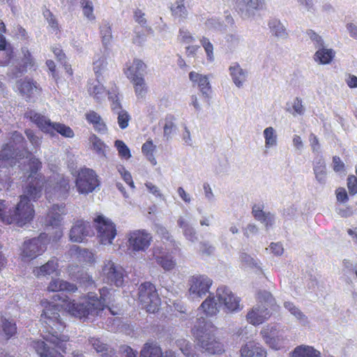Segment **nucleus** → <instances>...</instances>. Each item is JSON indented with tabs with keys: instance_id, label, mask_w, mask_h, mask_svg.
Returning <instances> with one entry per match:
<instances>
[{
	"instance_id": "obj_1",
	"label": "nucleus",
	"mask_w": 357,
	"mask_h": 357,
	"mask_svg": "<svg viewBox=\"0 0 357 357\" xmlns=\"http://www.w3.org/2000/svg\"><path fill=\"white\" fill-rule=\"evenodd\" d=\"M42 304L44 305V310L40 321L43 327L42 336L44 341H32L31 346L40 357H65L55 350V348H58L65 354L67 349L66 344L70 340L68 335L61 334L66 324L59 314L60 307L47 301Z\"/></svg>"
},
{
	"instance_id": "obj_2",
	"label": "nucleus",
	"mask_w": 357,
	"mask_h": 357,
	"mask_svg": "<svg viewBox=\"0 0 357 357\" xmlns=\"http://www.w3.org/2000/svg\"><path fill=\"white\" fill-rule=\"evenodd\" d=\"M99 294L100 296H98L94 292H88L81 297L84 302L79 303L67 296H61L57 294L53 296V299L61 301V307L71 316L79 319H86L89 316H98L106 308H108L112 314H118L119 312L113 310L114 298L111 290L104 287L99 289Z\"/></svg>"
},
{
	"instance_id": "obj_3",
	"label": "nucleus",
	"mask_w": 357,
	"mask_h": 357,
	"mask_svg": "<svg viewBox=\"0 0 357 357\" xmlns=\"http://www.w3.org/2000/svg\"><path fill=\"white\" fill-rule=\"evenodd\" d=\"M162 244H155L151 253L156 263L165 271H172L176 265V261L171 255L174 251H180L176 242L165 228H160L158 232Z\"/></svg>"
},
{
	"instance_id": "obj_4",
	"label": "nucleus",
	"mask_w": 357,
	"mask_h": 357,
	"mask_svg": "<svg viewBox=\"0 0 357 357\" xmlns=\"http://www.w3.org/2000/svg\"><path fill=\"white\" fill-rule=\"evenodd\" d=\"M216 331L217 328L211 322L200 317L192 329V333L204 351L215 354L224 351L222 344L215 339Z\"/></svg>"
},
{
	"instance_id": "obj_5",
	"label": "nucleus",
	"mask_w": 357,
	"mask_h": 357,
	"mask_svg": "<svg viewBox=\"0 0 357 357\" xmlns=\"http://www.w3.org/2000/svg\"><path fill=\"white\" fill-rule=\"evenodd\" d=\"M24 194L20 197V201L13 210L8 211V215L3 218V223L15 224L22 227L33 220L35 215V210L31 203L33 199L26 193Z\"/></svg>"
},
{
	"instance_id": "obj_6",
	"label": "nucleus",
	"mask_w": 357,
	"mask_h": 357,
	"mask_svg": "<svg viewBox=\"0 0 357 357\" xmlns=\"http://www.w3.org/2000/svg\"><path fill=\"white\" fill-rule=\"evenodd\" d=\"M24 117L33 123L41 131L51 135L59 133L68 138H72L75 135L73 130L69 126L63 123H53L45 116L33 109H28L24 113Z\"/></svg>"
},
{
	"instance_id": "obj_7",
	"label": "nucleus",
	"mask_w": 357,
	"mask_h": 357,
	"mask_svg": "<svg viewBox=\"0 0 357 357\" xmlns=\"http://www.w3.org/2000/svg\"><path fill=\"white\" fill-rule=\"evenodd\" d=\"M28 166L29 174L24 192L35 201L40 197L45 183L44 176L42 174H38L42 168V162L38 158L31 157L28 162Z\"/></svg>"
},
{
	"instance_id": "obj_8",
	"label": "nucleus",
	"mask_w": 357,
	"mask_h": 357,
	"mask_svg": "<svg viewBox=\"0 0 357 357\" xmlns=\"http://www.w3.org/2000/svg\"><path fill=\"white\" fill-rule=\"evenodd\" d=\"M146 63L141 59H134L132 63H126L123 73L133 84L137 97H143L147 91L144 73L146 70Z\"/></svg>"
},
{
	"instance_id": "obj_9",
	"label": "nucleus",
	"mask_w": 357,
	"mask_h": 357,
	"mask_svg": "<svg viewBox=\"0 0 357 357\" xmlns=\"http://www.w3.org/2000/svg\"><path fill=\"white\" fill-rule=\"evenodd\" d=\"M75 184L79 194L87 195L99 187L100 181L95 170L84 167L77 171Z\"/></svg>"
},
{
	"instance_id": "obj_10",
	"label": "nucleus",
	"mask_w": 357,
	"mask_h": 357,
	"mask_svg": "<svg viewBox=\"0 0 357 357\" xmlns=\"http://www.w3.org/2000/svg\"><path fill=\"white\" fill-rule=\"evenodd\" d=\"M126 238L128 250L135 254L146 252L153 241L152 234L145 229L131 230Z\"/></svg>"
},
{
	"instance_id": "obj_11",
	"label": "nucleus",
	"mask_w": 357,
	"mask_h": 357,
	"mask_svg": "<svg viewBox=\"0 0 357 357\" xmlns=\"http://www.w3.org/2000/svg\"><path fill=\"white\" fill-rule=\"evenodd\" d=\"M138 299L146 312L155 313L160 309L161 304L160 298L155 287L150 282H145L139 287Z\"/></svg>"
},
{
	"instance_id": "obj_12",
	"label": "nucleus",
	"mask_w": 357,
	"mask_h": 357,
	"mask_svg": "<svg viewBox=\"0 0 357 357\" xmlns=\"http://www.w3.org/2000/svg\"><path fill=\"white\" fill-rule=\"evenodd\" d=\"M47 235L40 234L38 237L25 241L22 245L20 257L24 261H29L41 255L46 250Z\"/></svg>"
},
{
	"instance_id": "obj_13",
	"label": "nucleus",
	"mask_w": 357,
	"mask_h": 357,
	"mask_svg": "<svg viewBox=\"0 0 357 357\" xmlns=\"http://www.w3.org/2000/svg\"><path fill=\"white\" fill-rule=\"evenodd\" d=\"M97 236L101 244L110 245L117 234L115 224L109 219L102 215L94 219Z\"/></svg>"
},
{
	"instance_id": "obj_14",
	"label": "nucleus",
	"mask_w": 357,
	"mask_h": 357,
	"mask_svg": "<svg viewBox=\"0 0 357 357\" xmlns=\"http://www.w3.org/2000/svg\"><path fill=\"white\" fill-rule=\"evenodd\" d=\"M103 281L109 284L121 287L123 284L125 271L112 261H107L102 268Z\"/></svg>"
},
{
	"instance_id": "obj_15",
	"label": "nucleus",
	"mask_w": 357,
	"mask_h": 357,
	"mask_svg": "<svg viewBox=\"0 0 357 357\" xmlns=\"http://www.w3.org/2000/svg\"><path fill=\"white\" fill-rule=\"evenodd\" d=\"M216 296L220 303L225 307L227 311L237 312L241 310L240 298L236 296L228 287H218L216 290Z\"/></svg>"
},
{
	"instance_id": "obj_16",
	"label": "nucleus",
	"mask_w": 357,
	"mask_h": 357,
	"mask_svg": "<svg viewBox=\"0 0 357 357\" xmlns=\"http://www.w3.org/2000/svg\"><path fill=\"white\" fill-rule=\"evenodd\" d=\"M212 284V280L205 275H192L188 280L189 293L202 297L209 291Z\"/></svg>"
},
{
	"instance_id": "obj_17",
	"label": "nucleus",
	"mask_w": 357,
	"mask_h": 357,
	"mask_svg": "<svg viewBox=\"0 0 357 357\" xmlns=\"http://www.w3.org/2000/svg\"><path fill=\"white\" fill-rule=\"evenodd\" d=\"M17 87L22 96L26 100H29L36 96L40 95L42 91L38 84L29 77L20 79L17 82Z\"/></svg>"
},
{
	"instance_id": "obj_18",
	"label": "nucleus",
	"mask_w": 357,
	"mask_h": 357,
	"mask_svg": "<svg viewBox=\"0 0 357 357\" xmlns=\"http://www.w3.org/2000/svg\"><path fill=\"white\" fill-rule=\"evenodd\" d=\"M92 233L91 225L88 222L77 220L72 227L69 236L73 242L81 243Z\"/></svg>"
},
{
	"instance_id": "obj_19",
	"label": "nucleus",
	"mask_w": 357,
	"mask_h": 357,
	"mask_svg": "<svg viewBox=\"0 0 357 357\" xmlns=\"http://www.w3.org/2000/svg\"><path fill=\"white\" fill-rule=\"evenodd\" d=\"M271 317L268 308L262 305L252 307L247 314L246 319L248 323L254 326L263 324Z\"/></svg>"
},
{
	"instance_id": "obj_20",
	"label": "nucleus",
	"mask_w": 357,
	"mask_h": 357,
	"mask_svg": "<svg viewBox=\"0 0 357 357\" xmlns=\"http://www.w3.org/2000/svg\"><path fill=\"white\" fill-rule=\"evenodd\" d=\"M189 79L192 82L193 86H197L203 95L208 97L209 93L211 92V86L207 75L192 71L189 73Z\"/></svg>"
},
{
	"instance_id": "obj_21",
	"label": "nucleus",
	"mask_w": 357,
	"mask_h": 357,
	"mask_svg": "<svg viewBox=\"0 0 357 357\" xmlns=\"http://www.w3.org/2000/svg\"><path fill=\"white\" fill-rule=\"evenodd\" d=\"M59 266V259L56 257H52L43 265L36 267L33 272L36 277L50 275L53 273L59 275L60 274Z\"/></svg>"
},
{
	"instance_id": "obj_22",
	"label": "nucleus",
	"mask_w": 357,
	"mask_h": 357,
	"mask_svg": "<svg viewBox=\"0 0 357 357\" xmlns=\"http://www.w3.org/2000/svg\"><path fill=\"white\" fill-rule=\"evenodd\" d=\"M47 290L50 292L66 291L75 293L77 291L75 284L60 279H52L49 283Z\"/></svg>"
},
{
	"instance_id": "obj_23",
	"label": "nucleus",
	"mask_w": 357,
	"mask_h": 357,
	"mask_svg": "<svg viewBox=\"0 0 357 357\" xmlns=\"http://www.w3.org/2000/svg\"><path fill=\"white\" fill-rule=\"evenodd\" d=\"M52 188L55 192L62 195H67L70 190V180L68 176L61 174L53 176Z\"/></svg>"
},
{
	"instance_id": "obj_24",
	"label": "nucleus",
	"mask_w": 357,
	"mask_h": 357,
	"mask_svg": "<svg viewBox=\"0 0 357 357\" xmlns=\"http://www.w3.org/2000/svg\"><path fill=\"white\" fill-rule=\"evenodd\" d=\"M276 331V328L273 326L271 328H266L261 331V334L266 344H268L272 349L278 350L282 347L284 340L278 335L276 337L272 336L275 334Z\"/></svg>"
},
{
	"instance_id": "obj_25",
	"label": "nucleus",
	"mask_w": 357,
	"mask_h": 357,
	"mask_svg": "<svg viewBox=\"0 0 357 357\" xmlns=\"http://www.w3.org/2000/svg\"><path fill=\"white\" fill-rule=\"evenodd\" d=\"M86 121L92 125L93 129L98 133H105L107 126L100 115L93 110H89L85 114Z\"/></svg>"
},
{
	"instance_id": "obj_26",
	"label": "nucleus",
	"mask_w": 357,
	"mask_h": 357,
	"mask_svg": "<svg viewBox=\"0 0 357 357\" xmlns=\"http://www.w3.org/2000/svg\"><path fill=\"white\" fill-rule=\"evenodd\" d=\"M241 357H266V351L255 342H249L241 349Z\"/></svg>"
},
{
	"instance_id": "obj_27",
	"label": "nucleus",
	"mask_w": 357,
	"mask_h": 357,
	"mask_svg": "<svg viewBox=\"0 0 357 357\" xmlns=\"http://www.w3.org/2000/svg\"><path fill=\"white\" fill-rule=\"evenodd\" d=\"M65 206L53 205L49 210L47 216V223L53 227L60 226L61 222V215L64 213Z\"/></svg>"
},
{
	"instance_id": "obj_28",
	"label": "nucleus",
	"mask_w": 357,
	"mask_h": 357,
	"mask_svg": "<svg viewBox=\"0 0 357 357\" xmlns=\"http://www.w3.org/2000/svg\"><path fill=\"white\" fill-rule=\"evenodd\" d=\"M140 357H163V353L157 342L148 341L140 351Z\"/></svg>"
},
{
	"instance_id": "obj_29",
	"label": "nucleus",
	"mask_w": 357,
	"mask_h": 357,
	"mask_svg": "<svg viewBox=\"0 0 357 357\" xmlns=\"http://www.w3.org/2000/svg\"><path fill=\"white\" fill-rule=\"evenodd\" d=\"M89 343L97 353H100L102 356L112 357L114 355L113 349L104 343L100 338L91 337L89 339Z\"/></svg>"
},
{
	"instance_id": "obj_30",
	"label": "nucleus",
	"mask_w": 357,
	"mask_h": 357,
	"mask_svg": "<svg viewBox=\"0 0 357 357\" xmlns=\"http://www.w3.org/2000/svg\"><path fill=\"white\" fill-rule=\"evenodd\" d=\"M290 357H320V352L312 347L300 345L290 354Z\"/></svg>"
},
{
	"instance_id": "obj_31",
	"label": "nucleus",
	"mask_w": 357,
	"mask_h": 357,
	"mask_svg": "<svg viewBox=\"0 0 357 357\" xmlns=\"http://www.w3.org/2000/svg\"><path fill=\"white\" fill-rule=\"evenodd\" d=\"M70 250L76 255L77 259L79 262L93 264L95 261L93 252L87 249H82L77 245H73L71 247Z\"/></svg>"
},
{
	"instance_id": "obj_32",
	"label": "nucleus",
	"mask_w": 357,
	"mask_h": 357,
	"mask_svg": "<svg viewBox=\"0 0 357 357\" xmlns=\"http://www.w3.org/2000/svg\"><path fill=\"white\" fill-rule=\"evenodd\" d=\"M252 215L255 218L264 223L266 228L273 224V217L270 213H265L261 206L255 205L252 207Z\"/></svg>"
},
{
	"instance_id": "obj_33",
	"label": "nucleus",
	"mask_w": 357,
	"mask_h": 357,
	"mask_svg": "<svg viewBox=\"0 0 357 357\" xmlns=\"http://www.w3.org/2000/svg\"><path fill=\"white\" fill-rule=\"evenodd\" d=\"M335 55L333 50L322 47L315 52L314 59L320 64H328L334 59Z\"/></svg>"
},
{
	"instance_id": "obj_34",
	"label": "nucleus",
	"mask_w": 357,
	"mask_h": 357,
	"mask_svg": "<svg viewBox=\"0 0 357 357\" xmlns=\"http://www.w3.org/2000/svg\"><path fill=\"white\" fill-rule=\"evenodd\" d=\"M199 310H202L203 313L207 317L216 315L218 312V308L214 297L208 296L206 298L201 304Z\"/></svg>"
},
{
	"instance_id": "obj_35",
	"label": "nucleus",
	"mask_w": 357,
	"mask_h": 357,
	"mask_svg": "<svg viewBox=\"0 0 357 357\" xmlns=\"http://www.w3.org/2000/svg\"><path fill=\"white\" fill-rule=\"evenodd\" d=\"M229 70L235 84L238 87L241 86L246 79V73L236 63L229 68Z\"/></svg>"
},
{
	"instance_id": "obj_36",
	"label": "nucleus",
	"mask_w": 357,
	"mask_h": 357,
	"mask_svg": "<svg viewBox=\"0 0 357 357\" xmlns=\"http://www.w3.org/2000/svg\"><path fill=\"white\" fill-rule=\"evenodd\" d=\"M88 91L91 96H92L98 102L105 97L106 95V89L99 82L98 84H90L88 87Z\"/></svg>"
},
{
	"instance_id": "obj_37",
	"label": "nucleus",
	"mask_w": 357,
	"mask_h": 357,
	"mask_svg": "<svg viewBox=\"0 0 357 357\" xmlns=\"http://www.w3.org/2000/svg\"><path fill=\"white\" fill-rule=\"evenodd\" d=\"M1 328L7 340L13 337L17 333V326L14 320L2 319Z\"/></svg>"
},
{
	"instance_id": "obj_38",
	"label": "nucleus",
	"mask_w": 357,
	"mask_h": 357,
	"mask_svg": "<svg viewBox=\"0 0 357 357\" xmlns=\"http://www.w3.org/2000/svg\"><path fill=\"white\" fill-rule=\"evenodd\" d=\"M155 146L153 144L152 140H147L142 146V151L146 158L150 161L152 165L157 164L156 159L154 156L155 151Z\"/></svg>"
},
{
	"instance_id": "obj_39",
	"label": "nucleus",
	"mask_w": 357,
	"mask_h": 357,
	"mask_svg": "<svg viewBox=\"0 0 357 357\" xmlns=\"http://www.w3.org/2000/svg\"><path fill=\"white\" fill-rule=\"evenodd\" d=\"M185 0H176L175 6L171 8V11L174 17L179 18H186L188 15L187 10L184 5Z\"/></svg>"
},
{
	"instance_id": "obj_40",
	"label": "nucleus",
	"mask_w": 357,
	"mask_h": 357,
	"mask_svg": "<svg viewBox=\"0 0 357 357\" xmlns=\"http://www.w3.org/2000/svg\"><path fill=\"white\" fill-rule=\"evenodd\" d=\"M89 140L91 143V149L98 154L105 155L106 149L105 144L95 134L90 136Z\"/></svg>"
},
{
	"instance_id": "obj_41",
	"label": "nucleus",
	"mask_w": 357,
	"mask_h": 357,
	"mask_svg": "<svg viewBox=\"0 0 357 357\" xmlns=\"http://www.w3.org/2000/svg\"><path fill=\"white\" fill-rule=\"evenodd\" d=\"M114 146L118 151L121 158L128 160L131 158V153L128 146L122 140L117 139L114 142Z\"/></svg>"
},
{
	"instance_id": "obj_42",
	"label": "nucleus",
	"mask_w": 357,
	"mask_h": 357,
	"mask_svg": "<svg viewBox=\"0 0 357 357\" xmlns=\"http://www.w3.org/2000/svg\"><path fill=\"white\" fill-rule=\"evenodd\" d=\"M265 138V146L266 148L275 146L277 144V135L272 127L266 128L264 131Z\"/></svg>"
},
{
	"instance_id": "obj_43",
	"label": "nucleus",
	"mask_w": 357,
	"mask_h": 357,
	"mask_svg": "<svg viewBox=\"0 0 357 357\" xmlns=\"http://www.w3.org/2000/svg\"><path fill=\"white\" fill-rule=\"evenodd\" d=\"M268 25L272 33L275 36H282L286 35L285 29L279 21L276 20H271Z\"/></svg>"
},
{
	"instance_id": "obj_44",
	"label": "nucleus",
	"mask_w": 357,
	"mask_h": 357,
	"mask_svg": "<svg viewBox=\"0 0 357 357\" xmlns=\"http://www.w3.org/2000/svg\"><path fill=\"white\" fill-rule=\"evenodd\" d=\"M117 121L119 126L120 127V128L123 130L126 129L129 125V121H130L131 119L130 116L126 110L119 111L117 113Z\"/></svg>"
},
{
	"instance_id": "obj_45",
	"label": "nucleus",
	"mask_w": 357,
	"mask_h": 357,
	"mask_svg": "<svg viewBox=\"0 0 357 357\" xmlns=\"http://www.w3.org/2000/svg\"><path fill=\"white\" fill-rule=\"evenodd\" d=\"M107 62L105 58H100L93 62V71L98 79L102 75L103 70L106 68Z\"/></svg>"
},
{
	"instance_id": "obj_46",
	"label": "nucleus",
	"mask_w": 357,
	"mask_h": 357,
	"mask_svg": "<svg viewBox=\"0 0 357 357\" xmlns=\"http://www.w3.org/2000/svg\"><path fill=\"white\" fill-rule=\"evenodd\" d=\"M200 43L206 53L208 59L209 61H213V44L210 42L208 38H207L204 36H203L200 39Z\"/></svg>"
},
{
	"instance_id": "obj_47",
	"label": "nucleus",
	"mask_w": 357,
	"mask_h": 357,
	"mask_svg": "<svg viewBox=\"0 0 357 357\" xmlns=\"http://www.w3.org/2000/svg\"><path fill=\"white\" fill-rule=\"evenodd\" d=\"M284 306L287 310H288L291 312V314L295 316L298 319L303 320L306 319L303 313L297 307H296L293 303L289 301L285 302L284 303Z\"/></svg>"
},
{
	"instance_id": "obj_48",
	"label": "nucleus",
	"mask_w": 357,
	"mask_h": 357,
	"mask_svg": "<svg viewBox=\"0 0 357 357\" xmlns=\"http://www.w3.org/2000/svg\"><path fill=\"white\" fill-rule=\"evenodd\" d=\"M347 186L351 196L357 194V177L353 174L349 175L347 179Z\"/></svg>"
},
{
	"instance_id": "obj_49",
	"label": "nucleus",
	"mask_w": 357,
	"mask_h": 357,
	"mask_svg": "<svg viewBox=\"0 0 357 357\" xmlns=\"http://www.w3.org/2000/svg\"><path fill=\"white\" fill-rule=\"evenodd\" d=\"M174 119H175L174 116L172 114L167 115L165 117V123L163 127L164 135L165 136H169L172 133L173 130L175 128V125L174 123Z\"/></svg>"
},
{
	"instance_id": "obj_50",
	"label": "nucleus",
	"mask_w": 357,
	"mask_h": 357,
	"mask_svg": "<svg viewBox=\"0 0 357 357\" xmlns=\"http://www.w3.org/2000/svg\"><path fill=\"white\" fill-rule=\"evenodd\" d=\"M100 33L102 36V41L105 46H107L112 39V29L111 27L105 24L100 27Z\"/></svg>"
},
{
	"instance_id": "obj_51",
	"label": "nucleus",
	"mask_w": 357,
	"mask_h": 357,
	"mask_svg": "<svg viewBox=\"0 0 357 357\" xmlns=\"http://www.w3.org/2000/svg\"><path fill=\"white\" fill-rule=\"evenodd\" d=\"M248 10H260L264 8V0H242Z\"/></svg>"
},
{
	"instance_id": "obj_52",
	"label": "nucleus",
	"mask_w": 357,
	"mask_h": 357,
	"mask_svg": "<svg viewBox=\"0 0 357 357\" xmlns=\"http://www.w3.org/2000/svg\"><path fill=\"white\" fill-rule=\"evenodd\" d=\"M119 172L120 173L123 181L132 188H135L131 174L123 166H121L119 168Z\"/></svg>"
},
{
	"instance_id": "obj_53",
	"label": "nucleus",
	"mask_w": 357,
	"mask_h": 357,
	"mask_svg": "<svg viewBox=\"0 0 357 357\" xmlns=\"http://www.w3.org/2000/svg\"><path fill=\"white\" fill-rule=\"evenodd\" d=\"M80 3L82 7L83 13L84 16H86L89 19H93V8L92 3L89 0H81Z\"/></svg>"
},
{
	"instance_id": "obj_54",
	"label": "nucleus",
	"mask_w": 357,
	"mask_h": 357,
	"mask_svg": "<svg viewBox=\"0 0 357 357\" xmlns=\"http://www.w3.org/2000/svg\"><path fill=\"white\" fill-rule=\"evenodd\" d=\"M180 346L182 353L187 357H197L194 348L188 342L183 341L182 343H180Z\"/></svg>"
},
{
	"instance_id": "obj_55",
	"label": "nucleus",
	"mask_w": 357,
	"mask_h": 357,
	"mask_svg": "<svg viewBox=\"0 0 357 357\" xmlns=\"http://www.w3.org/2000/svg\"><path fill=\"white\" fill-rule=\"evenodd\" d=\"M25 134L31 142V144L35 147L38 148L41 144V138L38 137L34 132L31 129L25 130Z\"/></svg>"
},
{
	"instance_id": "obj_56",
	"label": "nucleus",
	"mask_w": 357,
	"mask_h": 357,
	"mask_svg": "<svg viewBox=\"0 0 357 357\" xmlns=\"http://www.w3.org/2000/svg\"><path fill=\"white\" fill-rule=\"evenodd\" d=\"M109 99L112 101L111 109L114 113L117 114L119 111L123 110L119 94L109 95Z\"/></svg>"
},
{
	"instance_id": "obj_57",
	"label": "nucleus",
	"mask_w": 357,
	"mask_h": 357,
	"mask_svg": "<svg viewBox=\"0 0 357 357\" xmlns=\"http://www.w3.org/2000/svg\"><path fill=\"white\" fill-rule=\"evenodd\" d=\"M337 200L341 203H346L349 201V196L347 190L343 187H339L335 190Z\"/></svg>"
},
{
	"instance_id": "obj_58",
	"label": "nucleus",
	"mask_w": 357,
	"mask_h": 357,
	"mask_svg": "<svg viewBox=\"0 0 357 357\" xmlns=\"http://www.w3.org/2000/svg\"><path fill=\"white\" fill-rule=\"evenodd\" d=\"M333 169L335 172H341L345 171V165L339 156L333 157Z\"/></svg>"
},
{
	"instance_id": "obj_59",
	"label": "nucleus",
	"mask_w": 357,
	"mask_h": 357,
	"mask_svg": "<svg viewBox=\"0 0 357 357\" xmlns=\"http://www.w3.org/2000/svg\"><path fill=\"white\" fill-rule=\"evenodd\" d=\"M307 34L317 47H323L324 41L320 36L312 30H308Z\"/></svg>"
},
{
	"instance_id": "obj_60",
	"label": "nucleus",
	"mask_w": 357,
	"mask_h": 357,
	"mask_svg": "<svg viewBox=\"0 0 357 357\" xmlns=\"http://www.w3.org/2000/svg\"><path fill=\"white\" fill-rule=\"evenodd\" d=\"M45 17H46L50 26L55 30H59V24L57 20H56L54 15L50 12V10H47L44 13Z\"/></svg>"
},
{
	"instance_id": "obj_61",
	"label": "nucleus",
	"mask_w": 357,
	"mask_h": 357,
	"mask_svg": "<svg viewBox=\"0 0 357 357\" xmlns=\"http://www.w3.org/2000/svg\"><path fill=\"white\" fill-rule=\"evenodd\" d=\"M46 65L51 73L52 77L54 79V80L57 82L59 79V74L56 71V65L52 60H47Z\"/></svg>"
},
{
	"instance_id": "obj_62",
	"label": "nucleus",
	"mask_w": 357,
	"mask_h": 357,
	"mask_svg": "<svg viewBox=\"0 0 357 357\" xmlns=\"http://www.w3.org/2000/svg\"><path fill=\"white\" fill-rule=\"evenodd\" d=\"M52 52L58 61L63 63L66 60V56L60 47H52Z\"/></svg>"
},
{
	"instance_id": "obj_63",
	"label": "nucleus",
	"mask_w": 357,
	"mask_h": 357,
	"mask_svg": "<svg viewBox=\"0 0 357 357\" xmlns=\"http://www.w3.org/2000/svg\"><path fill=\"white\" fill-rule=\"evenodd\" d=\"M270 248L272 252L277 256L282 255L284 252L282 245L280 243H271L270 245Z\"/></svg>"
},
{
	"instance_id": "obj_64",
	"label": "nucleus",
	"mask_w": 357,
	"mask_h": 357,
	"mask_svg": "<svg viewBox=\"0 0 357 357\" xmlns=\"http://www.w3.org/2000/svg\"><path fill=\"white\" fill-rule=\"evenodd\" d=\"M183 234L190 241H195L197 239L196 232L190 225L183 230Z\"/></svg>"
}]
</instances>
